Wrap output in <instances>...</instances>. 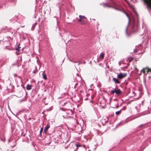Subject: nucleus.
<instances>
[{
  "label": "nucleus",
  "instance_id": "3",
  "mask_svg": "<svg viewBox=\"0 0 151 151\" xmlns=\"http://www.w3.org/2000/svg\"><path fill=\"white\" fill-rule=\"evenodd\" d=\"M141 72H142L144 75H146L149 72L151 73V69L149 68L148 67H146L142 68L141 71Z\"/></svg>",
  "mask_w": 151,
  "mask_h": 151
},
{
  "label": "nucleus",
  "instance_id": "12",
  "mask_svg": "<svg viewBox=\"0 0 151 151\" xmlns=\"http://www.w3.org/2000/svg\"><path fill=\"white\" fill-rule=\"evenodd\" d=\"M121 111H122V110H121L120 111H119L116 112V113H115L116 115H119V114L121 113Z\"/></svg>",
  "mask_w": 151,
  "mask_h": 151
},
{
  "label": "nucleus",
  "instance_id": "26",
  "mask_svg": "<svg viewBox=\"0 0 151 151\" xmlns=\"http://www.w3.org/2000/svg\"><path fill=\"white\" fill-rule=\"evenodd\" d=\"M135 52H137V51H135Z\"/></svg>",
  "mask_w": 151,
  "mask_h": 151
},
{
  "label": "nucleus",
  "instance_id": "10",
  "mask_svg": "<svg viewBox=\"0 0 151 151\" xmlns=\"http://www.w3.org/2000/svg\"><path fill=\"white\" fill-rule=\"evenodd\" d=\"M113 81L116 83L119 84L120 83V82L118 80V79L115 78H113Z\"/></svg>",
  "mask_w": 151,
  "mask_h": 151
},
{
  "label": "nucleus",
  "instance_id": "6",
  "mask_svg": "<svg viewBox=\"0 0 151 151\" xmlns=\"http://www.w3.org/2000/svg\"><path fill=\"white\" fill-rule=\"evenodd\" d=\"M68 142H62L61 143V144H62L63 145V147L65 148H68V146H70V145L69 144H67Z\"/></svg>",
  "mask_w": 151,
  "mask_h": 151
},
{
  "label": "nucleus",
  "instance_id": "25",
  "mask_svg": "<svg viewBox=\"0 0 151 151\" xmlns=\"http://www.w3.org/2000/svg\"><path fill=\"white\" fill-rule=\"evenodd\" d=\"M135 52H137V51H135Z\"/></svg>",
  "mask_w": 151,
  "mask_h": 151
},
{
  "label": "nucleus",
  "instance_id": "24",
  "mask_svg": "<svg viewBox=\"0 0 151 151\" xmlns=\"http://www.w3.org/2000/svg\"><path fill=\"white\" fill-rule=\"evenodd\" d=\"M118 105H117V107H118Z\"/></svg>",
  "mask_w": 151,
  "mask_h": 151
},
{
  "label": "nucleus",
  "instance_id": "7",
  "mask_svg": "<svg viewBox=\"0 0 151 151\" xmlns=\"http://www.w3.org/2000/svg\"><path fill=\"white\" fill-rule=\"evenodd\" d=\"M50 127V125L49 124H48L47 126L45 127L44 130V132L45 133H46L47 131L48 130V129Z\"/></svg>",
  "mask_w": 151,
  "mask_h": 151
},
{
  "label": "nucleus",
  "instance_id": "22",
  "mask_svg": "<svg viewBox=\"0 0 151 151\" xmlns=\"http://www.w3.org/2000/svg\"><path fill=\"white\" fill-rule=\"evenodd\" d=\"M24 27V26H22V27Z\"/></svg>",
  "mask_w": 151,
  "mask_h": 151
},
{
  "label": "nucleus",
  "instance_id": "9",
  "mask_svg": "<svg viewBox=\"0 0 151 151\" xmlns=\"http://www.w3.org/2000/svg\"><path fill=\"white\" fill-rule=\"evenodd\" d=\"M42 77L43 79L45 80H46L47 79V76L44 71L42 73Z\"/></svg>",
  "mask_w": 151,
  "mask_h": 151
},
{
  "label": "nucleus",
  "instance_id": "20",
  "mask_svg": "<svg viewBox=\"0 0 151 151\" xmlns=\"http://www.w3.org/2000/svg\"><path fill=\"white\" fill-rule=\"evenodd\" d=\"M50 142H49L47 144L49 145L50 144Z\"/></svg>",
  "mask_w": 151,
  "mask_h": 151
},
{
  "label": "nucleus",
  "instance_id": "11",
  "mask_svg": "<svg viewBox=\"0 0 151 151\" xmlns=\"http://www.w3.org/2000/svg\"><path fill=\"white\" fill-rule=\"evenodd\" d=\"M104 54L103 53H101L100 54V55L99 56L100 58H101L102 59H103L104 57Z\"/></svg>",
  "mask_w": 151,
  "mask_h": 151
},
{
  "label": "nucleus",
  "instance_id": "17",
  "mask_svg": "<svg viewBox=\"0 0 151 151\" xmlns=\"http://www.w3.org/2000/svg\"><path fill=\"white\" fill-rule=\"evenodd\" d=\"M34 142H32V145L34 147H35V145L34 144Z\"/></svg>",
  "mask_w": 151,
  "mask_h": 151
},
{
  "label": "nucleus",
  "instance_id": "8",
  "mask_svg": "<svg viewBox=\"0 0 151 151\" xmlns=\"http://www.w3.org/2000/svg\"><path fill=\"white\" fill-rule=\"evenodd\" d=\"M32 86L31 85L27 84V86L26 88L28 90H30L32 89Z\"/></svg>",
  "mask_w": 151,
  "mask_h": 151
},
{
  "label": "nucleus",
  "instance_id": "15",
  "mask_svg": "<svg viewBox=\"0 0 151 151\" xmlns=\"http://www.w3.org/2000/svg\"><path fill=\"white\" fill-rule=\"evenodd\" d=\"M97 144H96V145H94V146H95V148H93V149L94 150H95L96 149L97 147Z\"/></svg>",
  "mask_w": 151,
  "mask_h": 151
},
{
  "label": "nucleus",
  "instance_id": "21",
  "mask_svg": "<svg viewBox=\"0 0 151 151\" xmlns=\"http://www.w3.org/2000/svg\"><path fill=\"white\" fill-rule=\"evenodd\" d=\"M14 76H17L16 74H14Z\"/></svg>",
  "mask_w": 151,
  "mask_h": 151
},
{
  "label": "nucleus",
  "instance_id": "28",
  "mask_svg": "<svg viewBox=\"0 0 151 151\" xmlns=\"http://www.w3.org/2000/svg\"><path fill=\"white\" fill-rule=\"evenodd\" d=\"M150 69H151V68H150Z\"/></svg>",
  "mask_w": 151,
  "mask_h": 151
},
{
  "label": "nucleus",
  "instance_id": "5",
  "mask_svg": "<svg viewBox=\"0 0 151 151\" xmlns=\"http://www.w3.org/2000/svg\"><path fill=\"white\" fill-rule=\"evenodd\" d=\"M79 19H78V22H81L83 21L84 19H86V17L84 16H82L81 15H79Z\"/></svg>",
  "mask_w": 151,
  "mask_h": 151
},
{
  "label": "nucleus",
  "instance_id": "13",
  "mask_svg": "<svg viewBox=\"0 0 151 151\" xmlns=\"http://www.w3.org/2000/svg\"><path fill=\"white\" fill-rule=\"evenodd\" d=\"M103 5L105 7H111V6H107V4H105V3H103Z\"/></svg>",
  "mask_w": 151,
  "mask_h": 151
},
{
  "label": "nucleus",
  "instance_id": "18",
  "mask_svg": "<svg viewBox=\"0 0 151 151\" xmlns=\"http://www.w3.org/2000/svg\"><path fill=\"white\" fill-rule=\"evenodd\" d=\"M129 22H128V25H127L128 26H129Z\"/></svg>",
  "mask_w": 151,
  "mask_h": 151
},
{
  "label": "nucleus",
  "instance_id": "14",
  "mask_svg": "<svg viewBox=\"0 0 151 151\" xmlns=\"http://www.w3.org/2000/svg\"><path fill=\"white\" fill-rule=\"evenodd\" d=\"M19 45H18V47L16 48V50H17V51L19 50V49L20 47L19 46Z\"/></svg>",
  "mask_w": 151,
  "mask_h": 151
},
{
  "label": "nucleus",
  "instance_id": "19",
  "mask_svg": "<svg viewBox=\"0 0 151 151\" xmlns=\"http://www.w3.org/2000/svg\"><path fill=\"white\" fill-rule=\"evenodd\" d=\"M81 24L83 25V24H84V23L83 22H81Z\"/></svg>",
  "mask_w": 151,
  "mask_h": 151
},
{
  "label": "nucleus",
  "instance_id": "1",
  "mask_svg": "<svg viewBox=\"0 0 151 151\" xmlns=\"http://www.w3.org/2000/svg\"><path fill=\"white\" fill-rule=\"evenodd\" d=\"M84 145H82L79 143L74 144L72 145V147H70V148L72 151H76L79 148L84 147Z\"/></svg>",
  "mask_w": 151,
  "mask_h": 151
},
{
  "label": "nucleus",
  "instance_id": "16",
  "mask_svg": "<svg viewBox=\"0 0 151 151\" xmlns=\"http://www.w3.org/2000/svg\"><path fill=\"white\" fill-rule=\"evenodd\" d=\"M43 131V127H42V128H41V129H40V134H41V133Z\"/></svg>",
  "mask_w": 151,
  "mask_h": 151
},
{
  "label": "nucleus",
  "instance_id": "27",
  "mask_svg": "<svg viewBox=\"0 0 151 151\" xmlns=\"http://www.w3.org/2000/svg\"><path fill=\"white\" fill-rule=\"evenodd\" d=\"M80 64V63H79V64H78V65H79Z\"/></svg>",
  "mask_w": 151,
  "mask_h": 151
},
{
  "label": "nucleus",
  "instance_id": "2",
  "mask_svg": "<svg viewBox=\"0 0 151 151\" xmlns=\"http://www.w3.org/2000/svg\"><path fill=\"white\" fill-rule=\"evenodd\" d=\"M115 93L118 96H120L122 93V91L119 89L115 88L111 91L110 93L114 94Z\"/></svg>",
  "mask_w": 151,
  "mask_h": 151
},
{
  "label": "nucleus",
  "instance_id": "4",
  "mask_svg": "<svg viewBox=\"0 0 151 151\" xmlns=\"http://www.w3.org/2000/svg\"><path fill=\"white\" fill-rule=\"evenodd\" d=\"M127 75V73H120L119 74L117 75L118 78L119 79H121L125 77Z\"/></svg>",
  "mask_w": 151,
  "mask_h": 151
},
{
  "label": "nucleus",
  "instance_id": "23",
  "mask_svg": "<svg viewBox=\"0 0 151 151\" xmlns=\"http://www.w3.org/2000/svg\"><path fill=\"white\" fill-rule=\"evenodd\" d=\"M135 70H137V69H136V68H135Z\"/></svg>",
  "mask_w": 151,
  "mask_h": 151
}]
</instances>
